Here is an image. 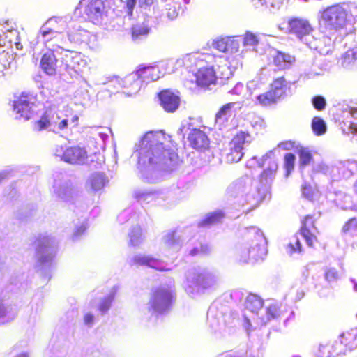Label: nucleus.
Wrapping results in <instances>:
<instances>
[{
    "label": "nucleus",
    "mask_w": 357,
    "mask_h": 357,
    "mask_svg": "<svg viewBox=\"0 0 357 357\" xmlns=\"http://www.w3.org/2000/svg\"><path fill=\"white\" fill-rule=\"evenodd\" d=\"M324 276L325 279L329 282H335L339 278L338 272L334 268L327 269L325 272Z\"/></svg>",
    "instance_id": "obj_43"
},
{
    "label": "nucleus",
    "mask_w": 357,
    "mask_h": 357,
    "mask_svg": "<svg viewBox=\"0 0 357 357\" xmlns=\"http://www.w3.org/2000/svg\"><path fill=\"white\" fill-rule=\"evenodd\" d=\"M150 31V28L145 23L137 24L131 28L132 38L134 40H139L146 36Z\"/></svg>",
    "instance_id": "obj_27"
},
{
    "label": "nucleus",
    "mask_w": 357,
    "mask_h": 357,
    "mask_svg": "<svg viewBox=\"0 0 357 357\" xmlns=\"http://www.w3.org/2000/svg\"><path fill=\"white\" fill-rule=\"evenodd\" d=\"M4 56L5 55L3 54H0V78L4 76L5 70L6 68V64L2 62L3 61Z\"/></svg>",
    "instance_id": "obj_50"
},
{
    "label": "nucleus",
    "mask_w": 357,
    "mask_h": 357,
    "mask_svg": "<svg viewBox=\"0 0 357 357\" xmlns=\"http://www.w3.org/2000/svg\"><path fill=\"white\" fill-rule=\"evenodd\" d=\"M94 317L91 313H87L84 316V322L86 325H90L93 322Z\"/></svg>",
    "instance_id": "obj_52"
},
{
    "label": "nucleus",
    "mask_w": 357,
    "mask_h": 357,
    "mask_svg": "<svg viewBox=\"0 0 357 357\" xmlns=\"http://www.w3.org/2000/svg\"><path fill=\"white\" fill-rule=\"evenodd\" d=\"M89 184L94 190L102 189L105 185V176L102 174L93 175L89 179Z\"/></svg>",
    "instance_id": "obj_32"
},
{
    "label": "nucleus",
    "mask_w": 357,
    "mask_h": 357,
    "mask_svg": "<svg viewBox=\"0 0 357 357\" xmlns=\"http://www.w3.org/2000/svg\"><path fill=\"white\" fill-rule=\"evenodd\" d=\"M259 43L257 36L251 33L246 32L244 35L243 38V45L248 46H255L257 45Z\"/></svg>",
    "instance_id": "obj_38"
},
{
    "label": "nucleus",
    "mask_w": 357,
    "mask_h": 357,
    "mask_svg": "<svg viewBox=\"0 0 357 357\" xmlns=\"http://www.w3.org/2000/svg\"><path fill=\"white\" fill-rule=\"evenodd\" d=\"M36 250L38 252H43L45 248L50 246V238L47 236L39 237L36 241Z\"/></svg>",
    "instance_id": "obj_37"
},
{
    "label": "nucleus",
    "mask_w": 357,
    "mask_h": 357,
    "mask_svg": "<svg viewBox=\"0 0 357 357\" xmlns=\"http://www.w3.org/2000/svg\"><path fill=\"white\" fill-rule=\"evenodd\" d=\"M190 146L199 151L206 150L209 147V139L206 133L198 128H193L188 136Z\"/></svg>",
    "instance_id": "obj_13"
},
{
    "label": "nucleus",
    "mask_w": 357,
    "mask_h": 357,
    "mask_svg": "<svg viewBox=\"0 0 357 357\" xmlns=\"http://www.w3.org/2000/svg\"><path fill=\"white\" fill-rule=\"evenodd\" d=\"M273 61L278 70H284L289 68L295 61V57L289 53L278 51L273 57Z\"/></svg>",
    "instance_id": "obj_16"
},
{
    "label": "nucleus",
    "mask_w": 357,
    "mask_h": 357,
    "mask_svg": "<svg viewBox=\"0 0 357 357\" xmlns=\"http://www.w3.org/2000/svg\"><path fill=\"white\" fill-rule=\"evenodd\" d=\"M86 61L84 56L77 52H70L66 55V69L71 75H77L83 73L86 67Z\"/></svg>",
    "instance_id": "obj_11"
},
{
    "label": "nucleus",
    "mask_w": 357,
    "mask_h": 357,
    "mask_svg": "<svg viewBox=\"0 0 357 357\" xmlns=\"http://www.w3.org/2000/svg\"><path fill=\"white\" fill-rule=\"evenodd\" d=\"M297 153L299 158V165L301 167L309 165L313 160V156L308 148L299 146L297 148Z\"/></svg>",
    "instance_id": "obj_26"
},
{
    "label": "nucleus",
    "mask_w": 357,
    "mask_h": 357,
    "mask_svg": "<svg viewBox=\"0 0 357 357\" xmlns=\"http://www.w3.org/2000/svg\"><path fill=\"white\" fill-rule=\"evenodd\" d=\"M209 252L208 247L206 245H200L199 248H194L190 251L192 256L205 255Z\"/></svg>",
    "instance_id": "obj_42"
},
{
    "label": "nucleus",
    "mask_w": 357,
    "mask_h": 357,
    "mask_svg": "<svg viewBox=\"0 0 357 357\" xmlns=\"http://www.w3.org/2000/svg\"><path fill=\"white\" fill-rule=\"evenodd\" d=\"M288 32L302 39L313 31V27L309 21L304 18L292 17L287 20Z\"/></svg>",
    "instance_id": "obj_10"
},
{
    "label": "nucleus",
    "mask_w": 357,
    "mask_h": 357,
    "mask_svg": "<svg viewBox=\"0 0 357 357\" xmlns=\"http://www.w3.org/2000/svg\"><path fill=\"white\" fill-rule=\"evenodd\" d=\"M58 60L53 51L44 53L40 59V67L49 76H54L57 73Z\"/></svg>",
    "instance_id": "obj_15"
},
{
    "label": "nucleus",
    "mask_w": 357,
    "mask_h": 357,
    "mask_svg": "<svg viewBox=\"0 0 357 357\" xmlns=\"http://www.w3.org/2000/svg\"><path fill=\"white\" fill-rule=\"evenodd\" d=\"M278 168V163L275 160H272L269 164V166L264 169L260 174L261 179L267 181L268 178H271L276 173Z\"/></svg>",
    "instance_id": "obj_34"
},
{
    "label": "nucleus",
    "mask_w": 357,
    "mask_h": 357,
    "mask_svg": "<svg viewBox=\"0 0 357 357\" xmlns=\"http://www.w3.org/2000/svg\"><path fill=\"white\" fill-rule=\"evenodd\" d=\"M262 250L259 247H252L250 249L243 248L238 251V259L242 263H248L250 259H257L261 257Z\"/></svg>",
    "instance_id": "obj_20"
},
{
    "label": "nucleus",
    "mask_w": 357,
    "mask_h": 357,
    "mask_svg": "<svg viewBox=\"0 0 357 357\" xmlns=\"http://www.w3.org/2000/svg\"><path fill=\"white\" fill-rule=\"evenodd\" d=\"M181 1L184 5L188 4L190 0H173L166 7V15L170 20L176 19L180 13L183 11Z\"/></svg>",
    "instance_id": "obj_19"
},
{
    "label": "nucleus",
    "mask_w": 357,
    "mask_h": 357,
    "mask_svg": "<svg viewBox=\"0 0 357 357\" xmlns=\"http://www.w3.org/2000/svg\"><path fill=\"white\" fill-rule=\"evenodd\" d=\"M229 39L220 38L213 42V47L220 52H227L229 50Z\"/></svg>",
    "instance_id": "obj_35"
},
{
    "label": "nucleus",
    "mask_w": 357,
    "mask_h": 357,
    "mask_svg": "<svg viewBox=\"0 0 357 357\" xmlns=\"http://www.w3.org/2000/svg\"><path fill=\"white\" fill-rule=\"evenodd\" d=\"M17 357H28V356L26 354H21L18 355Z\"/></svg>",
    "instance_id": "obj_58"
},
{
    "label": "nucleus",
    "mask_w": 357,
    "mask_h": 357,
    "mask_svg": "<svg viewBox=\"0 0 357 357\" xmlns=\"http://www.w3.org/2000/svg\"><path fill=\"white\" fill-rule=\"evenodd\" d=\"M53 116V112L50 109H46L40 119L33 123V130L41 131L50 127L51 125V119Z\"/></svg>",
    "instance_id": "obj_22"
},
{
    "label": "nucleus",
    "mask_w": 357,
    "mask_h": 357,
    "mask_svg": "<svg viewBox=\"0 0 357 357\" xmlns=\"http://www.w3.org/2000/svg\"><path fill=\"white\" fill-rule=\"evenodd\" d=\"M313 107L318 111H322L325 109L326 102L324 98L321 96H315L312 100Z\"/></svg>",
    "instance_id": "obj_40"
},
{
    "label": "nucleus",
    "mask_w": 357,
    "mask_h": 357,
    "mask_svg": "<svg viewBox=\"0 0 357 357\" xmlns=\"http://www.w3.org/2000/svg\"><path fill=\"white\" fill-rule=\"evenodd\" d=\"M340 342L346 350L352 351L357 348V331L351 329L340 335Z\"/></svg>",
    "instance_id": "obj_17"
},
{
    "label": "nucleus",
    "mask_w": 357,
    "mask_h": 357,
    "mask_svg": "<svg viewBox=\"0 0 357 357\" xmlns=\"http://www.w3.org/2000/svg\"><path fill=\"white\" fill-rule=\"evenodd\" d=\"M221 70V74L218 75L213 66H203L197 69L195 72V82L200 89L204 90L211 89V86H214L218 84L219 79L223 80L229 78V68L226 66L218 67Z\"/></svg>",
    "instance_id": "obj_2"
},
{
    "label": "nucleus",
    "mask_w": 357,
    "mask_h": 357,
    "mask_svg": "<svg viewBox=\"0 0 357 357\" xmlns=\"http://www.w3.org/2000/svg\"><path fill=\"white\" fill-rule=\"evenodd\" d=\"M112 301V299L111 298L108 297V298H104L100 302L99 307H98V310L100 311V312L102 314H104L109 310V309L111 306Z\"/></svg>",
    "instance_id": "obj_44"
},
{
    "label": "nucleus",
    "mask_w": 357,
    "mask_h": 357,
    "mask_svg": "<svg viewBox=\"0 0 357 357\" xmlns=\"http://www.w3.org/2000/svg\"><path fill=\"white\" fill-rule=\"evenodd\" d=\"M166 243L173 244L177 241L176 233L175 231H172L167 233L165 236Z\"/></svg>",
    "instance_id": "obj_47"
},
{
    "label": "nucleus",
    "mask_w": 357,
    "mask_h": 357,
    "mask_svg": "<svg viewBox=\"0 0 357 357\" xmlns=\"http://www.w3.org/2000/svg\"><path fill=\"white\" fill-rule=\"evenodd\" d=\"M147 256H137L134 258V262L138 265H146Z\"/></svg>",
    "instance_id": "obj_49"
},
{
    "label": "nucleus",
    "mask_w": 357,
    "mask_h": 357,
    "mask_svg": "<svg viewBox=\"0 0 357 357\" xmlns=\"http://www.w3.org/2000/svg\"><path fill=\"white\" fill-rule=\"evenodd\" d=\"M332 348L333 345L331 343L321 344L319 347V356L331 357L332 355Z\"/></svg>",
    "instance_id": "obj_39"
},
{
    "label": "nucleus",
    "mask_w": 357,
    "mask_h": 357,
    "mask_svg": "<svg viewBox=\"0 0 357 357\" xmlns=\"http://www.w3.org/2000/svg\"><path fill=\"white\" fill-rule=\"evenodd\" d=\"M281 312L278 306L275 304H271L266 308L267 320L270 321L278 318Z\"/></svg>",
    "instance_id": "obj_36"
},
{
    "label": "nucleus",
    "mask_w": 357,
    "mask_h": 357,
    "mask_svg": "<svg viewBox=\"0 0 357 357\" xmlns=\"http://www.w3.org/2000/svg\"><path fill=\"white\" fill-rule=\"evenodd\" d=\"M158 69L153 66H146L139 69L137 71V77L135 76H128L123 80V87L126 89L131 88L132 85L137 83L139 79L144 82H152L159 78Z\"/></svg>",
    "instance_id": "obj_9"
},
{
    "label": "nucleus",
    "mask_w": 357,
    "mask_h": 357,
    "mask_svg": "<svg viewBox=\"0 0 357 357\" xmlns=\"http://www.w3.org/2000/svg\"><path fill=\"white\" fill-rule=\"evenodd\" d=\"M311 128L316 135H322L326 132L325 121L319 116H314L312 120Z\"/></svg>",
    "instance_id": "obj_30"
},
{
    "label": "nucleus",
    "mask_w": 357,
    "mask_h": 357,
    "mask_svg": "<svg viewBox=\"0 0 357 357\" xmlns=\"http://www.w3.org/2000/svg\"><path fill=\"white\" fill-rule=\"evenodd\" d=\"M270 90L259 94L257 103L261 107H269L276 104L280 100Z\"/></svg>",
    "instance_id": "obj_23"
},
{
    "label": "nucleus",
    "mask_w": 357,
    "mask_h": 357,
    "mask_svg": "<svg viewBox=\"0 0 357 357\" xmlns=\"http://www.w3.org/2000/svg\"><path fill=\"white\" fill-rule=\"evenodd\" d=\"M241 237L248 241H258L263 238V233L259 228L255 226H250L244 228L241 232Z\"/></svg>",
    "instance_id": "obj_21"
},
{
    "label": "nucleus",
    "mask_w": 357,
    "mask_h": 357,
    "mask_svg": "<svg viewBox=\"0 0 357 357\" xmlns=\"http://www.w3.org/2000/svg\"><path fill=\"white\" fill-rule=\"evenodd\" d=\"M287 248L290 254L294 253L296 252H300L302 251L301 243L297 238H295L293 242H290L288 244Z\"/></svg>",
    "instance_id": "obj_41"
},
{
    "label": "nucleus",
    "mask_w": 357,
    "mask_h": 357,
    "mask_svg": "<svg viewBox=\"0 0 357 357\" xmlns=\"http://www.w3.org/2000/svg\"><path fill=\"white\" fill-rule=\"evenodd\" d=\"M347 11L340 3L328 6L321 12V17L328 25L338 27L344 23Z\"/></svg>",
    "instance_id": "obj_8"
},
{
    "label": "nucleus",
    "mask_w": 357,
    "mask_h": 357,
    "mask_svg": "<svg viewBox=\"0 0 357 357\" xmlns=\"http://www.w3.org/2000/svg\"><path fill=\"white\" fill-rule=\"evenodd\" d=\"M245 307L254 313H257L264 305V301L257 295L250 294L245 301Z\"/></svg>",
    "instance_id": "obj_24"
},
{
    "label": "nucleus",
    "mask_w": 357,
    "mask_h": 357,
    "mask_svg": "<svg viewBox=\"0 0 357 357\" xmlns=\"http://www.w3.org/2000/svg\"><path fill=\"white\" fill-rule=\"evenodd\" d=\"M155 0H139L140 6H149L153 4Z\"/></svg>",
    "instance_id": "obj_53"
},
{
    "label": "nucleus",
    "mask_w": 357,
    "mask_h": 357,
    "mask_svg": "<svg viewBox=\"0 0 357 357\" xmlns=\"http://www.w3.org/2000/svg\"><path fill=\"white\" fill-rule=\"evenodd\" d=\"M136 5V0H126V6L129 16H132L134 8Z\"/></svg>",
    "instance_id": "obj_48"
},
{
    "label": "nucleus",
    "mask_w": 357,
    "mask_h": 357,
    "mask_svg": "<svg viewBox=\"0 0 357 357\" xmlns=\"http://www.w3.org/2000/svg\"><path fill=\"white\" fill-rule=\"evenodd\" d=\"M146 265L152 268L158 270L160 271H168L169 269L166 268H158L155 264L158 261V259L152 257L147 256Z\"/></svg>",
    "instance_id": "obj_45"
},
{
    "label": "nucleus",
    "mask_w": 357,
    "mask_h": 357,
    "mask_svg": "<svg viewBox=\"0 0 357 357\" xmlns=\"http://www.w3.org/2000/svg\"><path fill=\"white\" fill-rule=\"evenodd\" d=\"M287 89V82L284 77L282 76L273 79L269 90L280 100L286 95Z\"/></svg>",
    "instance_id": "obj_18"
},
{
    "label": "nucleus",
    "mask_w": 357,
    "mask_h": 357,
    "mask_svg": "<svg viewBox=\"0 0 357 357\" xmlns=\"http://www.w3.org/2000/svg\"><path fill=\"white\" fill-rule=\"evenodd\" d=\"M224 217V213L221 211H215L206 216V218L199 222V226L206 227L211 225L220 222Z\"/></svg>",
    "instance_id": "obj_28"
},
{
    "label": "nucleus",
    "mask_w": 357,
    "mask_h": 357,
    "mask_svg": "<svg viewBox=\"0 0 357 357\" xmlns=\"http://www.w3.org/2000/svg\"><path fill=\"white\" fill-rule=\"evenodd\" d=\"M40 34L43 37L45 38L47 35L50 33H56V31H53L52 29L50 28H42L40 30Z\"/></svg>",
    "instance_id": "obj_51"
},
{
    "label": "nucleus",
    "mask_w": 357,
    "mask_h": 357,
    "mask_svg": "<svg viewBox=\"0 0 357 357\" xmlns=\"http://www.w3.org/2000/svg\"><path fill=\"white\" fill-rule=\"evenodd\" d=\"M354 188V192L357 195V181L355 182Z\"/></svg>",
    "instance_id": "obj_57"
},
{
    "label": "nucleus",
    "mask_w": 357,
    "mask_h": 357,
    "mask_svg": "<svg viewBox=\"0 0 357 357\" xmlns=\"http://www.w3.org/2000/svg\"><path fill=\"white\" fill-rule=\"evenodd\" d=\"M250 135L248 131H238L229 142V149L222 153V157L227 163L239 162L244 155V145L249 142Z\"/></svg>",
    "instance_id": "obj_3"
},
{
    "label": "nucleus",
    "mask_w": 357,
    "mask_h": 357,
    "mask_svg": "<svg viewBox=\"0 0 357 357\" xmlns=\"http://www.w3.org/2000/svg\"><path fill=\"white\" fill-rule=\"evenodd\" d=\"M236 102H231L223 105L215 114V119L227 120L231 115V109L234 107Z\"/></svg>",
    "instance_id": "obj_31"
},
{
    "label": "nucleus",
    "mask_w": 357,
    "mask_h": 357,
    "mask_svg": "<svg viewBox=\"0 0 357 357\" xmlns=\"http://www.w3.org/2000/svg\"><path fill=\"white\" fill-rule=\"evenodd\" d=\"M105 8L102 0H80L77 10L86 20L93 22L102 15Z\"/></svg>",
    "instance_id": "obj_6"
},
{
    "label": "nucleus",
    "mask_w": 357,
    "mask_h": 357,
    "mask_svg": "<svg viewBox=\"0 0 357 357\" xmlns=\"http://www.w3.org/2000/svg\"><path fill=\"white\" fill-rule=\"evenodd\" d=\"M6 314V309L3 305L0 303V317Z\"/></svg>",
    "instance_id": "obj_55"
},
{
    "label": "nucleus",
    "mask_w": 357,
    "mask_h": 357,
    "mask_svg": "<svg viewBox=\"0 0 357 357\" xmlns=\"http://www.w3.org/2000/svg\"><path fill=\"white\" fill-rule=\"evenodd\" d=\"M352 282L354 283V289L357 291V284L354 282V280H352Z\"/></svg>",
    "instance_id": "obj_59"
},
{
    "label": "nucleus",
    "mask_w": 357,
    "mask_h": 357,
    "mask_svg": "<svg viewBox=\"0 0 357 357\" xmlns=\"http://www.w3.org/2000/svg\"><path fill=\"white\" fill-rule=\"evenodd\" d=\"M318 218L315 215H306L301 220L300 234L304 238L306 243L309 247L314 248V245L318 243L317 234L319 232L316 223Z\"/></svg>",
    "instance_id": "obj_7"
},
{
    "label": "nucleus",
    "mask_w": 357,
    "mask_h": 357,
    "mask_svg": "<svg viewBox=\"0 0 357 357\" xmlns=\"http://www.w3.org/2000/svg\"><path fill=\"white\" fill-rule=\"evenodd\" d=\"M34 106L31 96L25 93H21L13 102V109L16 118L24 121H28L34 116Z\"/></svg>",
    "instance_id": "obj_5"
},
{
    "label": "nucleus",
    "mask_w": 357,
    "mask_h": 357,
    "mask_svg": "<svg viewBox=\"0 0 357 357\" xmlns=\"http://www.w3.org/2000/svg\"><path fill=\"white\" fill-rule=\"evenodd\" d=\"M68 126V120L67 119H63L59 123V128L60 130L65 129Z\"/></svg>",
    "instance_id": "obj_54"
},
{
    "label": "nucleus",
    "mask_w": 357,
    "mask_h": 357,
    "mask_svg": "<svg viewBox=\"0 0 357 357\" xmlns=\"http://www.w3.org/2000/svg\"><path fill=\"white\" fill-rule=\"evenodd\" d=\"M87 158L86 151L79 146H70L63 151L62 158L66 162L70 164H80L84 162Z\"/></svg>",
    "instance_id": "obj_14"
},
{
    "label": "nucleus",
    "mask_w": 357,
    "mask_h": 357,
    "mask_svg": "<svg viewBox=\"0 0 357 357\" xmlns=\"http://www.w3.org/2000/svg\"><path fill=\"white\" fill-rule=\"evenodd\" d=\"M158 98L161 106L167 112H174L179 107L180 96L170 89H164L160 91Z\"/></svg>",
    "instance_id": "obj_12"
},
{
    "label": "nucleus",
    "mask_w": 357,
    "mask_h": 357,
    "mask_svg": "<svg viewBox=\"0 0 357 357\" xmlns=\"http://www.w3.org/2000/svg\"><path fill=\"white\" fill-rule=\"evenodd\" d=\"M278 146L284 150H291L294 149L295 148H298L296 146V142L291 140L282 142L279 144Z\"/></svg>",
    "instance_id": "obj_46"
},
{
    "label": "nucleus",
    "mask_w": 357,
    "mask_h": 357,
    "mask_svg": "<svg viewBox=\"0 0 357 357\" xmlns=\"http://www.w3.org/2000/svg\"><path fill=\"white\" fill-rule=\"evenodd\" d=\"M342 232L345 235L354 236L357 235V218H349L342 226Z\"/></svg>",
    "instance_id": "obj_29"
},
{
    "label": "nucleus",
    "mask_w": 357,
    "mask_h": 357,
    "mask_svg": "<svg viewBox=\"0 0 357 357\" xmlns=\"http://www.w3.org/2000/svg\"><path fill=\"white\" fill-rule=\"evenodd\" d=\"M175 301L172 291L165 287L155 289L151 293L149 310L162 313L168 310Z\"/></svg>",
    "instance_id": "obj_4"
},
{
    "label": "nucleus",
    "mask_w": 357,
    "mask_h": 357,
    "mask_svg": "<svg viewBox=\"0 0 357 357\" xmlns=\"http://www.w3.org/2000/svg\"><path fill=\"white\" fill-rule=\"evenodd\" d=\"M78 116H74L72 121L73 123H75V124H77V122L78 121Z\"/></svg>",
    "instance_id": "obj_56"
},
{
    "label": "nucleus",
    "mask_w": 357,
    "mask_h": 357,
    "mask_svg": "<svg viewBox=\"0 0 357 357\" xmlns=\"http://www.w3.org/2000/svg\"><path fill=\"white\" fill-rule=\"evenodd\" d=\"M164 133L151 135L147 142L149 146L139 153V160L144 165L172 166L176 163L178 156L174 151L165 149L164 142L166 140Z\"/></svg>",
    "instance_id": "obj_1"
},
{
    "label": "nucleus",
    "mask_w": 357,
    "mask_h": 357,
    "mask_svg": "<svg viewBox=\"0 0 357 357\" xmlns=\"http://www.w3.org/2000/svg\"><path fill=\"white\" fill-rule=\"evenodd\" d=\"M296 157L291 153H287L284 155V168L286 176H288L294 169Z\"/></svg>",
    "instance_id": "obj_33"
},
{
    "label": "nucleus",
    "mask_w": 357,
    "mask_h": 357,
    "mask_svg": "<svg viewBox=\"0 0 357 357\" xmlns=\"http://www.w3.org/2000/svg\"><path fill=\"white\" fill-rule=\"evenodd\" d=\"M340 62L343 67H349L357 63V47L349 49L340 59Z\"/></svg>",
    "instance_id": "obj_25"
}]
</instances>
